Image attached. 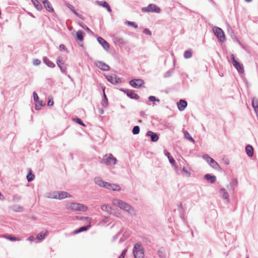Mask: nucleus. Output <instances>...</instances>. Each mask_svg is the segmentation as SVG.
<instances>
[{"label": "nucleus", "mask_w": 258, "mask_h": 258, "mask_svg": "<svg viewBox=\"0 0 258 258\" xmlns=\"http://www.w3.org/2000/svg\"><path fill=\"white\" fill-rule=\"evenodd\" d=\"M96 3L99 6L106 8L109 12H111V8L109 4L106 2L97 1Z\"/></svg>", "instance_id": "6ab92c4d"}, {"label": "nucleus", "mask_w": 258, "mask_h": 258, "mask_svg": "<svg viewBox=\"0 0 258 258\" xmlns=\"http://www.w3.org/2000/svg\"><path fill=\"white\" fill-rule=\"evenodd\" d=\"M220 193L224 199H227L228 198L229 195L225 189H221Z\"/></svg>", "instance_id": "a878e982"}, {"label": "nucleus", "mask_w": 258, "mask_h": 258, "mask_svg": "<svg viewBox=\"0 0 258 258\" xmlns=\"http://www.w3.org/2000/svg\"><path fill=\"white\" fill-rule=\"evenodd\" d=\"M103 105L105 106H107V105H106V102L105 101V100H104V103H103Z\"/></svg>", "instance_id": "052dcab7"}, {"label": "nucleus", "mask_w": 258, "mask_h": 258, "mask_svg": "<svg viewBox=\"0 0 258 258\" xmlns=\"http://www.w3.org/2000/svg\"><path fill=\"white\" fill-rule=\"evenodd\" d=\"M27 240L31 242H33L34 240V237L33 236H30L28 238Z\"/></svg>", "instance_id": "3c124183"}, {"label": "nucleus", "mask_w": 258, "mask_h": 258, "mask_svg": "<svg viewBox=\"0 0 258 258\" xmlns=\"http://www.w3.org/2000/svg\"><path fill=\"white\" fill-rule=\"evenodd\" d=\"M98 42L103 46V47L106 50L109 48V43L102 37H99L97 38Z\"/></svg>", "instance_id": "4468645a"}, {"label": "nucleus", "mask_w": 258, "mask_h": 258, "mask_svg": "<svg viewBox=\"0 0 258 258\" xmlns=\"http://www.w3.org/2000/svg\"><path fill=\"white\" fill-rule=\"evenodd\" d=\"M132 132L133 134L137 135L140 132V127L139 126H135L133 129Z\"/></svg>", "instance_id": "f704fd0d"}, {"label": "nucleus", "mask_w": 258, "mask_h": 258, "mask_svg": "<svg viewBox=\"0 0 258 258\" xmlns=\"http://www.w3.org/2000/svg\"><path fill=\"white\" fill-rule=\"evenodd\" d=\"M62 61V60L60 59V58H58L57 60V65L60 68V69L61 70L62 72H63V69L62 68V67L60 66V64H62V63L61 62Z\"/></svg>", "instance_id": "49530a36"}, {"label": "nucleus", "mask_w": 258, "mask_h": 258, "mask_svg": "<svg viewBox=\"0 0 258 258\" xmlns=\"http://www.w3.org/2000/svg\"><path fill=\"white\" fill-rule=\"evenodd\" d=\"M182 171H183V172H185V173L187 175H188V176H189V175H190V173H189L188 172V171L185 169V168H184H184L182 169Z\"/></svg>", "instance_id": "603ef678"}, {"label": "nucleus", "mask_w": 258, "mask_h": 258, "mask_svg": "<svg viewBox=\"0 0 258 258\" xmlns=\"http://www.w3.org/2000/svg\"><path fill=\"white\" fill-rule=\"evenodd\" d=\"M125 24H127L128 26H131V27H134L135 28H138V25L137 24H136L134 22H131V21H126L125 22Z\"/></svg>", "instance_id": "c9c22d12"}, {"label": "nucleus", "mask_w": 258, "mask_h": 258, "mask_svg": "<svg viewBox=\"0 0 258 258\" xmlns=\"http://www.w3.org/2000/svg\"><path fill=\"white\" fill-rule=\"evenodd\" d=\"M96 66L100 69L103 71H108L109 70V67L101 61H98L96 62Z\"/></svg>", "instance_id": "2eb2a0df"}, {"label": "nucleus", "mask_w": 258, "mask_h": 258, "mask_svg": "<svg viewBox=\"0 0 258 258\" xmlns=\"http://www.w3.org/2000/svg\"><path fill=\"white\" fill-rule=\"evenodd\" d=\"M127 249H124L118 258H124L126 253Z\"/></svg>", "instance_id": "de8ad7c7"}, {"label": "nucleus", "mask_w": 258, "mask_h": 258, "mask_svg": "<svg viewBox=\"0 0 258 258\" xmlns=\"http://www.w3.org/2000/svg\"><path fill=\"white\" fill-rule=\"evenodd\" d=\"M143 12H154L159 13L161 11L160 8L154 4H150L147 7L142 9Z\"/></svg>", "instance_id": "39448f33"}, {"label": "nucleus", "mask_w": 258, "mask_h": 258, "mask_svg": "<svg viewBox=\"0 0 258 258\" xmlns=\"http://www.w3.org/2000/svg\"><path fill=\"white\" fill-rule=\"evenodd\" d=\"M68 197H70L69 193L66 191H61L54 193V195L52 198L58 200H61Z\"/></svg>", "instance_id": "1a4fd4ad"}, {"label": "nucleus", "mask_w": 258, "mask_h": 258, "mask_svg": "<svg viewBox=\"0 0 258 258\" xmlns=\"http://www.w3.org/2000/svg\"><path fill=\"white\" fill-rule=\"evenodd\" d=\"M122 91L131 99H135L137 100L139 99V96L135 93V91L133 90L125 89L124 90H122Z\"/></svg>", "instance_id": "f8f14e48"}, {"label": "nucleus", "mask_w": 258, "mask_h": 258, "mask_svg": "<svg viewBox=\"0 0 258 258\" xmlns=\"http://www.w3.org/2000/svg\"><path fill=\"white\" fill-rule=\"evenodd\" d=\"M101 209L102 211H108L110 208L108 205H103L101 207Z\"/></svg>", "instance_id": "4c0bfd02"}, {"label": "nucleus", "mask_w": 258, "mask_h": 258, "mask_svg": "<svg viewBox=\"0 0 258 258\" xmlns=\"http://www.w3.org/2000/svg\"><path fill=\"white\" fill-rule=\"evenodd\" d=\"M252 0H245V1L247 2H251Z\"/></svg>", "instance_id": "e2e57ef3"}, {"label": "nucleus", "mask_w": 258, "mask_h": 258, "mask_svg": "<svg viewBox=\"0 0 258 258\" xmlns=\"http://www.w3.org/2000/svg\"><path fill=\"white\" fill-rule=\"evenodd\" d=\"M106 79L109 82L112 84L120 82V78L117 77V76L114 74L107 75L106 76Z\"/></svg>", "instance_id": "9b49d317"}, {"label": "nucleus", "mask_w": 258, "mask_h": 258, "mask_svg": "<svg viewBox=\"0 0 258 258\" xmlns=\"http://www.w3.org/2000/svg\"><path fill=\"white\" fill-rule=\"evenodd\" d=\"M31 2L37 10L41 11L42 10V6L39 3L40 2V0H31Z\"/></svg>", "instance_id": "aec40b11"}, {"label": "nucleus", "mask_w": 258, "mask_h": 258, "mask_svg": "<svg viewBox=\"0 0 258 258\" xmlns=\"http://www.w3.org/2000/svg\"><path fill=\"white\" fill-rule=\"evenodd\" d=\"M77 38L80 41H82L84 39V33L82 31H78L76 33Z\"/></svg>", "instance_id": "b1692460"}, {"label": "nucleus", "mask_w": 258, "mask_h": 258, "mask_svg": "<svg viewBox=\"0 0 258 258\" xmlns=\"http://www.w3.org/2000/svg\"><path fill=\"white\" fill-rule=\"evenodd\" d=\"M143 32L144 33L147 34L148 35H151L152 34L151 31L148 29H145L143 30Z\"/></svg>", "instance_id": "c03bdc74"}, {"label": "nucleus", "mask_w": 258, "mask_h": 258, "mask_svg": "<svg viewBox=\"0 0 258 258\" xmlns=\"http://www.w3.org/2000/svg\"><path fill=\"white\" fill-rule=\"evenodd\" d=\"M95 182L97 185L113 191H119L121 189L120 186L115 183H111L103 180L100 177L95 178Z\"/></svg>", "instance_id": "f257e3e1"}, {"label": "nucleus", "mask_w": 258, "mask_h": 258, "mask_svg": "<svg viewBox=\"0 0 258 258\" xmlns=\"http://www.w3.org/2000/svg\"><path fill=\"white\" fill-rule=\"evenodd\" d=\"M209 164H210V165L215 168V169H217L218 168L220 167V166H219V165L218 164V163L213 159H212L210 162L209 163Z\"/></svg>", "instance_id": "cd10ccee"}, {"label": "nucleus", "mask_w": 258, "mask_h": 258, "mask_svg": "<svg viewBox=\"0 0 258 258\" xmlns=\"http://www.w3.org/2000/svg\"><path fill=\"white\" fill-rule=\"evenodd\" d=\"M34 178V175L31 173V171L30 170L29 172L28 173L27 178L28 181H31L33 180Z\"/></svg>", "instance_id": "c756f323"}, {"label": "nucleus", "mask_w": 258, "mask_h": 258, "mask_svg": "<svg viewBox=\"0 0 258 258\" xmlns=\"http://www.w3.org/2000/svg\"><path fill=\"white\" fill-rule=\"evenodd\" d=\"M12 208L15 212H22L23 210V208L21 206L18 205H13Z\"/></svg>", "instance_id": "393cba45"}, {"label": "nucleus", "mask_w": 258, "mask_h": 258, "mask_svg": "<svg viewBox=\"0 0 258 258\" xmlns=\"http://www.w3.org/2000/svg\"><path fill=\"white\" fill-rule=\"evenodd\" d=\"M165 155L167 157V158L169 159V157H171L172 156L170 155V153L169 152H167L166 153H165Z\"/></svg>", "instance_id": "4d7b16f0"}, {"label": "nucleus", "mask_w": 258, "mask_h": 258, "mask_svg": "<svg viewBox=\"0 0 258 258\" xmlns=\"http://www.w3.org/2000/svg\"><path fill=\"white\" fill-rule=\"evenodd\" d=\"M59 48H60V49H63V50H64V49H65L66 47H65V46H64V45H63V44H60V45H59Z\"/></svg>", "instance_id": "5fc2aeb1"}, {"label": "nucleus", "mask_w": 258, "mask_h": 258, "mask_svg": "<svg viewBox=\"0 0 258 258\" xmlns=\"http://www.w3.org/2000/svg\"><path fill=\"white\" fill-rule=\"evenodd\" d=\"M83 28L88 32H91V30H90V29L88 27H87V26L83 27Z\"/></svg>", "instance_id": "864d4df0"}, {"label": "nucleus", "mask_w": 258, "mask_h": 258, "mask_svg": "<svg viewBox=\"0 0 258 258\" xmlns=\"http://www.w3.org/2000/svg\"><path fill=\"white\" fill-rule=\"evenodd\" d=\"M102 162L107 165H114L116 162V159L112 154H106L103 158Z\"/></svg>", "instance_id": "0eeeda50"}, {"label": "nucleus", "mask_w": 258, "mask_h": 258, "mask_svg": "<svg viewBox=\"0 0 258 258\" xmlns=\"http://www.w3.org/2000/svg\"><path fill=\"white\" fill-rule=\"evenodd\" d=\"M90 227V225H88L86 226H83L79 228L78 229L75 230L74 233V234H78L81 232L86 231L88 229V228Z\"/></svg>", "instance_id": "bb28decb"}, {"label": "nucleus", "mask_w": 258, "mask_h": 258, "mask_svg": "<svg viewBox=\"0 0 258 258\" xmlns=\"http://www.w3.org/2000/svg\"><path fill=\"white\" fill-rule=\"evenodd\" d=\"M231 58L232 60V63L234 67L236 69L237 71L240 73L244 72V69L241 64H240L235 58V56L233 54L231 55Z\"/></svg>", "instance_id": "6e6552de"}, {"label": "nucleus", "mask_w": 258, "mask_h": 258, "mask_svg": "<svg viewBox=\"0 0 258 258\" xmlns=\"http://www.w3.org/2000/svg\"><path fill=\"white\" fill-rule=\"evenodd\" d=\"M133 252L135 258H144V249L139 244L135 245Z\"/></svg>", "instance_id": "20e7f679"}, {"label": "nucleus", "mask_w": 258, "mask_h": 258, "mask_svg": "<svg viewBox=\"0 0 258 258\" xmlns=\"http://www.w3.org/2000/svg\"><path fill=\"white\" fill-rule=\"evenodd\" d=\"M74 121H75L77 123L85 126V124L82 122V121L79 118H76L74 119Z\"/></svg>", "instance_id": "58836bf2"}, {"label": "nucleus", "mask_w": 258, "mask_h": 258, "mask_svg": "<svg viewBox=\"0 0 258 258\" xmlns=\"http://www.w3.org/2000/svg\"><path fill=\"white\" fill-rule=\"evenodd\" d=\"M192 56V53L190 51L186 50L184 52V56L185 58H190Z\"/></svg>", "instance_id": "473e14b6"}, {"label": "nucleus", "mask_w": 258, "mask_h": 258, "mask_svg": "<svg viewBox=\"0 0 258 258\" xmlns=\"http://www.w3.org/2000/svg\"><path fill=\"white\" fill-rule=\"evenodd\" d=\"M245 151L248 156L251 157L253 154V149L252 146L248 145L245 148Z\"/></svg>", "instance_id": "412c9836"}, {"label": "nucleus", "mask_w": 258, "mask_h": 258, "mask_svg": "<svg viewBox=\"0 0 258 258\" xmlns=\"http://www.w3.org/2000/svg\"><path fill=\"white\" fill-rule=\"evenodd\" d=\"M130 84L134 88H140L144 84V82L142 79H134L130 81Z\"/></svg>", "instance_id": "9d476101"}, {"label": "nucleus", "mask_w": 258, "mask_h": 258, "mask_svg": "<svg viewBox=\"0 0 258 258\" xmlns=\"http://www.w3.org/2000/svg\"><path fill=\"white\" fill-rule=\"evenodd\" d=\"M53 105V101L52 100V99L51 98L49 99L48 101V103H47V105L48 106H52Z\"/></svg>", "instance_id": "8fccbe9b"}, {"label": "nucleus", "mask_w": 258, "mask_h": 258, "mask_svg": "<svg viewBox=\"0 0 258 258\" xmlns=\"http://www.w3.org/2000/svg\"><path fill=\"white\" fill-rule=\"evenodd\" d=\"M102 92H103V94H105V87L104 86H103L102 87Z\"/></svg>", "instance_id": "bf43d9fd"}, {"label": "nucleus", "mask_w": 258, "mask_h": 258, "mask_svg": "<svg viewBox=\"0 0 258 258\" xmlns=\"http://www.w3.org/2000/svg\"><path fill=\"white\" fill-rule=\"evenodd\" d=\"M44 62H45V63L49 67H50V68H54V66H55V64L51 61H50V60H49L48 59H44Z\"/></svg>", "instance_id": "72a5a7b5"}, {"label": "nucleus", "mask_w": 258, "mask_h": 258, "mask_svg": "<svg viewBox=\"0 0 258 258\" xmlns=\"http://www.w3.org/2000/svg\"><path fill=\"white\" fill-rule=\"evenodd\" d=\"M165 250L163 248L159 249L158 251V255L160 257H164L165 255Z\"/></svg>", "instance_id": "2f4dec72"}, {"label": "nucleus", "mask_w": 258, "mask_h": 258, "mask_svg": "<svg viewBox=\"0 0 258 258\" xmlns=\"http://www.w3.org/2000/svg\"><path fill=\"white\" fill-rule=\"evenodd\" d=\"M184 137L185 138H186L187 139L190 140V141H191L192 143H195V141L193 139V138L191 137V136L190 135V134H189V133H188L187 132H185L184 133Z\"/></svg>", "instance_id": "7c9ffc66"}, {"label": "nucleus", "mask_w": 258, "mask_h": 258, "mask_svg": "<svg viewBox=\"0 0 258 258\" xmlns=\"http://www.w3.org/2000/svg\"><path fill=\"white\" fill-rule=\"evenodd\" d=\"M213 31L220 41L223 42L225 41V36L222 29L218 27H214L213 28Z\"/></svg>", "instance_id": "423d86ee"}, {"label": "nucleus", "mask_w": 258, "mask_h": 258, "mask_svg": "<svg viewBox=\"0 0 258 258\" xmlns=\"http://www.w3.org/2000/svg\"><path fill=\"white\" fill-rule=\"evenodd\" d=\"M48 234L47 230L42 231L38 233L36 236L37 242H40L41 240L45 238V236Z\"/></svg>", "instance_id": "dca6fc26"}, {"label": "nucleus", "mask_w": 258, "mask_h": 258, "mask_svg": "<svg viewBox=\"0 0 258 258\" xmlns=\"http://www.w3.org/2000/svg\"><path fill=\"white\" fill-rule=\"evenodd\" d=\"M187 106V102L183 100H180L177 103V107L180 111H183Z\"/></svg>", "instance_id": "a211bd4d"}, {"label": "nucleus", "mask_w": 258, "mask_h": 258, "mask_svg": "<svg viewBox=\"0 0 258 258\" xmlns=\"http://www.w3.org/2000/svg\"><path fill=\"white\" fill-rule=\"evenodd\" d=\"M67 207L69 209L72 211H86L87 210V207L85 205L78 203H70Z\"/></svg>", "instance_id": "7ed1b4c3"}, {"label": "nucleus", "mask_w": 258, "mask_h": 258, "mask_svg": "<svg viewBox=\"0 0 258 258\" xmlns=\"http://www.w3.org/2000/svg\"><path fill=\"white\" fill-rule=\"evenodd\" d=\"M38 104H36L35 108L37 110H39L41 107L45 105V102L42 101H38Z\"/></svg>", "instance_id": "c85d7f7f"}, {"label": "nucleus", "mask_w": 258, "mask_h": 258, "mask_svg": "<svg viewBox=\"0 0 258 258\" xmlns=\"http://www.w3.org/2000/svg\"><path fill=\"white\" fill-rule=\"evenodd\" d=\"M205 179L210 181L211 183H214L216 181V177L212 176L210 174H207L205 176Z\"/></svg>", "instance_id": "5701e85b"}, {"label": "nucleus", "mask_w": 258, "mask_h": 258, "mask_svg": "<svg viewBox=\"0 0 258 258\" xmlns=\"http://www.w3.org/2000/svg\"><path fill=\"white\" fill-rule=\"evenodd\" d=\"M67 6L77 16H79V15L78 14V13L75 11V9L74 8V7L71 6V5L70 4H68L67 5Z\"/></svg>", "instance_id": "e433bc0d"}, {"label": "nucleus", "mask_w": 258, "mask_h": 258, "mask_svg": "<svg viewBox=\"0 0 258 258\" xmlns=\"http://www.w3.org/2000/svg\"><path fill=\"white\" fill-rule=\"evenodd\" d=\"M33 95L34 100L35 102H37L39 100V97H38V96L37 95V94H36V93L33 92Z\"/></svg>", "instance_id": "37998d69"}, {"label": "nucleus", "mask_w": 258, "mask_h": 258, "mask_svg": "<svg viewBox=\"0 0 258 258\" xmlns=\"http://www.w3.org/2000/svg\"><path fill=\"white\" fill-rule=\"evenodd\" d=\"M252 105L255 113H256L257 116H258V100L257 99L254 98L252 101Z\"/></svg>", "instance_id": "4be33fe9"}, {"label": "nucleus", "mask_w": 258, "mask_h": 258, "mask_svg": "<svg viewBox=\"0 0 258 258\" xmlns=\"http://www.w3.org/2000/svg\"><path fill=\"white\" fill-rule=\"evenodd\" d=\"M112 204L114 206H118L120 209L127 211L130 213L134 212V208L129 204L124 201L119 199H114L112 200Z\"/></svg>", "instance_id": "f03ea898"}, {"label": "nucleus", "mask_w": 258, "mask_h": 258, "mask_svg": "<svg viewBox=\"0 0 258 258\" xmlns=\"http://www.w3.org/2000/svg\"><path fill=\"white\" fill-rule=\"evenodd\" d=\"M233 183L235 185H237V183H238V181H237V179L235 178L233 180Z\"/></svg>", "instance_id": "13d9d810"}, {"label": "nucleus", "mask_w": 258, "mask_h": 258, "mask_svg": "<svg viewBox=\"0 0 258 258\" xmlns=\"http://www.w3.org/2000/svg\"><path fill=\"white\" fill-rule=\"evenodd\" d=\"M40 60L38 59H35L33 60V64L35 66H38L40 64Z\"/></svg>", "instance_id": "09e8293b"}, {"label": "nucleus", "mask_w": 258, "mask_h": 258, "mask_svg": "<svg viewBox=\"0 0 258 258\" xmlns=\"http://www.w3.org/2000/svg\"><path fill=\"white\" fill-rule=\"evenodd\" d=\"M147 135L148 136H149L151 137V141L152 142H156L159 139V137L157 135V134L152 132V131H148L147 133Z\"/></svg>", "instance_id": "f3484780"}, {"label": "nucleus", "mask_w": 258, "mask_h": 258, "mask_svg": "<svg viewBox=\"0 0 258 258\" xmlns=\"http://www.w3.org/2000/svg\"><path fill=\"white\" fill-rule=\"evenodd\" d=\"M169 159V161L170 162V163L173 165V166H175V161L174 160V158L171 157H169V158L168 159Z\"/></svg>", "instance_id": "a19ab883"}, {"label": "nucleus", "mask_w": 258, "mask_h": 258, "mask_svg": "<svg viewBox=\"0 0 258 258\" xmlns=\"http://www.w3.org/2000/svg\"><path fill=\"white\" fill-rule=\"evenodd\" d=\"M7 238L9 239L11 241H17V240H19V239L18 238H17L16 237H12V236H8L7 237Z\"/></svg>", "instance_id": "79ce46f5"}, {"label": "nucleus", "mask_w": 258, "mask_h": 258, "mask_svg": "<svg viewBox=\"0 0 258 258\" xmlns=\"http://www.w3.org/2000/svg\"><path fill=\"white\" fill-rule=\"evenodd\" d=\"M104 100L106 102V105H108V100L105 94H103Z\"/></svg>", "instance_id": "6e6d98bb"}, {"label": "nucleus", "mask_w": 258, "mask_h": 258, "mask_svg": "<svg viewBox=\"0 0 258 258\" xmlns=\"http://www.w3.org/2000/svg\"><path fill=\"white\" fill-rule=\"evenodd\" d=\"M204 159H205L208 162L210 163L211 160L212 159L211 157H209L208 155H204Z\"/></svg>", "instance_id": "a18cd8bd"}, {"label": "nucleus", "mask_w": 258, "mask_h": 258, "mask_svg": "<svg viewBox=\"0 0 258 258\" xmlns=\"http://www.w3.org/2000/svg\"><path fill=\"white\" fill-rule=\"evenodd\" d=\"M40 1L43 4L44 7L48 12L51 13L54 12V9L48 0H40Z\"/></svg>", "instance_id": "ddd939ff"}, {"label": "nucleus", "mask_w": 258, "mask_h": 258, "mask_svg": "<svg viewBox=\"0 0 258 258\" xmlns=\"http://www.w3.org/2000/svg\"><path fill=\"white\" fill-rule=\"evenodd\" d=\"M149 100L150 101H152V102H154V101H158V102H159V99H157L155 97L153 96H151L149 97Z\"/></svg>", "instance_id": "ea45409f"}, {"label": "nucleus", "mask_w": 258, "mask_h": 258, "mask_svg": "<svg viewBox=\"0 0 258 258\" xmlns=\"http://www.w3.org/2000/svg\"><path fill=\"white\" fill-rule=\"evenodd\" d=\"M87 219L88 218L87 217H85V218H81V219Z\"/></svg>", "instance_id": "680f3d73"}]
</instances>
